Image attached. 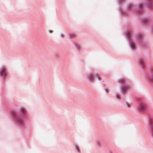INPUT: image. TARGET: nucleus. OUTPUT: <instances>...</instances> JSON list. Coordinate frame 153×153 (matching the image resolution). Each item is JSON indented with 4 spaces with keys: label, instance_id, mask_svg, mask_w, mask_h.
<instances>
[{
    "label": "nucleus",
    "instance_id": "f257e3e1",
    "mask_svg": "<svg viewBox=\"0 0 153 153\" xmlns=\"http://www.w3.org/2000/svg\"><path fill=\"white\" fill-rule=\"evenodd\" d=\"M18 110L22 114V115H18L17 112H13L11 113V116L18 125L24 127L25 124V119L24 116H25L26 114L27 109L25 107L22 106L19 108Z\"/></svg>",
    "mask_w": 153,
    "mask_h": 153
},
{
    "label": "nucleus",
    "instance_id": "f03ea898",
    "mask_svg": "<svg viewBox=\"0 0 153 153\" xmlns=\"http://www.w3.org/2000/svg\"><path fill=\"white\" fill-rule=\"evenodd\" d=\"M117 82L122 85L123 88L122 91H127L130 85V84L124 78L122 77L119 78Z\"/></svg>",
    "mask_w": 153,
    "mask_h": 153
},
{
    "label": "nucleus",
    "instance_id": "7ed1b4c3",
    "mask_svg": "<svg viewBox=\"0 0 153 153\" xmlns=\"http://www.w3.org/2000/svg\"><path fill=\"white\" fill-rule=\"evenodd\" d=\"M132 32L130 30H128L126 32V36L128 38L130 43V47L131 49L134 50L135 47V45L132 39Z\"/></svg>",
    "mask_w": 153,
    "mask_h": 153
},
{
    "label": "nucleus",
    "instance_id": "20e7f679",
    "mask_svg": "<svg viewBox=\"0 0 153 153\" xmlns=\"http://www.w3.org/2000/svg\"><path fill=\"white\" fill-rule=\"evenodd\" d=\"M7 72L6 67H1L0 69V76L2 77L3 79H4L7 77Z\"/></svg>",
    "mask_w": 153,
    "mask_h": 153
},
{
    "label": "nucleus",
    "instance_id": "39448f33",
    "mask_svg": "<svg viewBox=\"0 0 153 153\" xmlns=\"http://www.w3.org/2000/svg\"><path fill=\"white\" fill-rule=\"evenodd\" d=\"M88 78L91 81H94L95 78L97 79L98 80H100L98 74L97 73L92 72L89 73L88 75Z\"/></svg>",
    "mask_w": 153,
    "mask_h": 153
},
{
    "label": "nucleus",
    "instance_id": "423d86ee",
    "mask_svg": "<svg viewBox=\"0 0 153 153\" xmlns=\"http://www.w3.org/2000/svg\"><path fill=\"white\" fill-rule=\"evenodd\" d=\"M148 123L150 126V131L153 137V117H149L148 118Z\"/></svg>",
    "mask_w": 153,
    "mask_h": 153
},
{
    "label": "nucleus",
    "instance_id": "0eeeda50",
    "mask_svg": "<svg viewBox=\"0 0 153 153\" xmlns=\"http://www.w3.org/2000/svg\"><path fill=\"white\" fill-rule=\"evenodd\" d=\"M146 108L145 104L143 102H141L139 105V109L141 111H145Z\"/></svg>",
    "mask_w": 153,
    "mask_h": 153
},
{
    "label": "nucleus",
    "instance_id": "6e6552de",
    "mask_svg": "<svg viewBox=\"0 0 153 153\" xmlns=\"http://www.w3.org/2000/svg\"><path fill=\"white\" fill-rule=\"evenodd\" d=\"M144 59L143 58H142L138 60V63L139 65H140L141 67L142 68L144 66Z\"/></svg>",
    "mask_w": 153,
    "mask_h": 153
},
{
    "label": "nucleus",
    "instance_id": "1a4fd4ad",
    "mask_svg": "<svg viewBox=\"0 0 153 153\" xmlns=\"http://www.w3.org/2000/svg\"><path fill=\"white\" fill-rule=\"evenodd\" d=\"M144 4L143 2L140 3L138 6V9L140 12L141 13L143 12V6L144 5Z\"/></svg>",
    "mask_w": 153,
    "mask_h": 153
},
{
    "label": "nucleus",
    "instance_id": "9d476101",
    "mask_svg": "<svg viewBox=\"0 0 153 153\" xmlns=\"http://www.w3.org/2000/svg\"><path fill=\"white\" fill-rule=\"evenodd\" d=\"M95 142L98 148H100L102 146V143L100 140L97 139L95 140Z\"/></svg>",
    "mask_w": 153,
    "mask_h": 153
},
{
    "label": "nucleus",
    "instance_id": "9b49d317",
    "mask_svg": "<svg viewBox=\"0 0 153 153\" xmlns=\"http://www.w3.org/2000/svg\"><path fill=\"white\" fill-rule=\"evenodd\" d=\"M148 7L150 8H153V3L151 0H147Z\"/></svg>",
    "mask_w": 153,
    "mask_h": 153
},
{
    "label": "nucleus",
    "instance_id": "f8f14e48",
    "mask_svg": "<svg viewBox=\"0 0 153 153\" xmlns=\"http://www.w3.org/2000/svg\"><path fill=\"white\" fill-rule=\"evenodd\" d=\"M134 7V6L132 4H128L127 7V9L128 10V11L129 12H130V11L129 10H130L132 9Z\"/></svg>",
    "mask_w": 153,
    "mask_h": 153
},
{
    "label": "nucleus",
    "instance_id": "ddd939ff",
    "mask_svg": "<svg viewBox=\"0 0 153 153\" xmlns=\"http://www.w3.org/2000/svg\"><path fill=\"white\" fill-rule=\"evenodd\" d=\"M143 37V35L141 34H137L136 35V39L138 40V41H140L141 40Z\"/></svg>",
    "mask_w": 153,
    "mask_h": 153
},
{
    "label": "nucleus",
    "instance_id": "4468645a",
    "mask_svg": "<svg viewBox=\"0 0 153 153\" xmlns=\"http://www.w3.org/2000/svg\"><path fill=\"white\" fill-rule=\"evenodd\" d=\"M75 46L77 49L80 50L81 48V45L79 43H76L75 44Z\"/></svg>",
    "mask_w": 153,
    "mask_h": 153
},
{
    "label": "nucleus",
    "instance_id": "2eb2a0df",
    "mask_svg": "<svg viewBox=\"0 0 153 153\" xmlns=\"http://www.w3.org/2000/svg\"><path fill=\"white\" fill-rule=\"evenodd\" d=\"M148 79L152 83H153L152 81H153V75H152L150 76H149L148 77Z\"/></svg>",
    "mask_w": 153,
    "mask_h": 153
},
{
    "label": "nucleus",
    "instance_id": "dca6fc26",
    "mask_svg": "<svg viewBox=\"0 0 153 153\" xmlns=\"http://www.w3.org/2000/svg\"><path fill=\"white\" fill-rule=\"evenodd\" d=\"M148 23V20L146 19H144L142 21V24L145 25Z\"/></svg>",
    "mask_w": 153,
    "mask_h": 153
},
{
    "label": "nucleus",
    "instance_id": "f3484780",
    "mask_svg": "<svg viewBox=\"0 0 153 153\" xmlns=\"http://www.w3.org/2000/svg\"><path fill=\"white\" fill-rule=\"evenodd\" d=\"M75 35L74 33L71 34L70 35V37L71 38H74L75 37Z\"/></svg>",
    "mask_w": 153,
    "mask_h": 153
},
{
    "label": "nucleus",
    "instance_id": "a211bd4d",
    "mask_svg": "<svg viewBox=\"0 0 153 153\" xmlns=\"http://www.w3.org/2000/svg\"><path fill=\"white\" fill-rule=\"evenodd\" d=\"M105 91L106 94H108L109 92V90L107 88H105Z\"/></svg>",
    "mask_w": 153,
    "mask_h": 153
},
{
    "label": "nucleus",
    "instance_id": "6ab92c4d",
    "mask_svg": "<svg viewBox=\"0 0 153 153\" xmlns=\"http://www.w3.org/2000/svg\"><path fill=\"white\" fill-rule=\"evenodd\" d=\"M76 150H77V152H79V153L80 152H79V149L78 148V147H77L76 146Z\"/></svg>",
    "mask_w": 153,
    "mask_h": 153
},
{
    "label": "nucleus",
    "instance_id": "aec40b11",
    "mask_svg": "<svg viewBox=\"0 0 153 153\" xmlns=\"http://www.w3.org/2000/svg\"><path fill=\"white\" fill-rule=\"evenodd\" d=\"M115 97H116V98L117 99H118V100L120 99L119 98V97H118L117 95H115Z\"/></svg>",
    "mask_w": 153,
    "mask_h": 153
},
{
    "label": "nucleus",
    "instance_id": "412c9836",
    "mask_svg": "<svg viewBox=\"0 0 153 153\" xmlns=\"http://www.w3.org/2000/svg\"><path fill=\"white\" fill-rule=\"evenodd\" d=\"M49 31L50 33H51L53 32V31L52 30H50Z\"/></svg>",
    "mask_w": 153,
    "mask_h": 153
},
{
    "label": "nucleus",
    "instance_id": "4be33fe9",
    "mask_svg": "<svg viewBox=\"0 0 153 153\" xmlns=\"http://www.w3.org/2000/svg\"><path fill=\"white\" fill-rule=\"evenodd\" d=\"M126 105H127V107H128V108H129V106H128V104L127 103H126Z\"/></svg>",
    "mask_w": 153,
    "mask_h": 153
},
{
    "label": "nucleus",
    "instance_id": "5701e85b",
    "mask_svg": "<svg viewBox=\"0 0 153 153\" xmlns=\"http://www.w3.org/2000/svg\"><path fill=\"white\" fill-rule=\"evenodd\" d=\"M124 0H120L121 2H123Z\"/></svg>",
    "mask_w": 153,
    "mask_h": 153
},
{
    "label": "nucleus",
    "instance_id": "b1692460",
    "mask_svg": "<svg viewBox=\"0 0 153 153\" xmlns=\"http://www.w3.org/2000/svg\"><path fill=\"white\" fill-rule=\"evenodd\" d=\"M150 71L151 72V73H152V74L153 73H152V71L151 70H150Z\"/></svg>",
    "mask_w": 153,
    "mask_h": 153
},
{
    "label": "nucleus",
    "instance_id": "393cba45",
    "mask_svg": "<svg viewBox=\"0 0 153 153\" xmlns=\"http://www.w3.org/2000/svg\"><path fill=\"white\" fill-rule=\"evenodd\" d=\"M123 13H125V12L124 11H123Z\"/></svg>",
    "mask_w": 153,
    "mask_h": 153
}]
</instances>
